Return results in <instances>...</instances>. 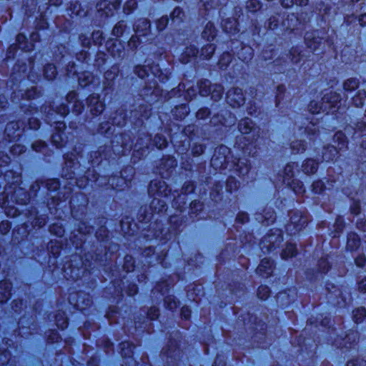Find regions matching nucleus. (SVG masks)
<instances>
[{"label":"nucleus","mask_w":366,"mask_h":366,"mask_svg":"<svg viewBox=\"0 0 366 366\" xmlns=\"http://www.w3.org/2000/svg\"><path fill=\"white\" fill-rule=\"evenodd\" d=\"M340 102V94L336 92H330L325 94L322 98L321 104L315 101H312L308 106L309 111L312 114H319L321 112L327 113H334L336 112V107L338 109V104Z\"/></svg>","instance_id":"obj_1"},{"label":"nucleus","mask_w":366,"mask_h":366,"mask_svg":"<svg viewBox=\"0 0 366 366\" xmlns=\"http://www.w3.org/2000/svg\"><path fill=\"white\" fill-rule=\"evenodd\" d=\"M307 217L298 210L290 212V222L286 226V230L290 234H295L307 224Z\"/></svg>","instance_id":"obj_2"},{"label":"nucleus","mask_w":366,"mask_h":366,"mask_svg":"<svg viewBox=\"0 0 366 366\" xmlns=\"http://www.w3.org/2000/svg\"><path fill=\"white\" fill-rule=\"evenodd\" d=\"M199 88V94L202 96L205 97L210 94L212 99L216 102L222 99L224 93V89L222 85H212L208 80L201 81Z\"/></svg>","instance_id":"obj_3"},{"label":"nucleus","mask_w":366,"mask_h":366,"mask_svg":"<svg viewBox=\"0 0 366 366\" xmlns=\"http://www.w3.org/2000/svg\"><path fill=\"white\" fill-rule=\"evenodd\" d=\"M150 22L146 19L138 20L135 25L134 29L137 34L132 36L129 39L128 44L132 49L137 48L139 44V36H144L150 29Z\"/></svg>","instance_id":"obj_4"},{"label":"nucleus","mask_w":366,"mask_h":366,"mask_svg":"<svg viewBox=\"0 0 366 366\" xmlns=\"http://www.w3.org/2000/svg\"><path fill=\"white\" fill-rule=\"evenodd\" d=\"M283 240L282 233L279 230H276L273 234H268L262 239L259 245L262 250L264 252H270L276 248V246L281 243Z\"/></svg>","instance_id":"obj_5"},{"label":"nucleus","mask_w":366,"mask_h":366,"mask_svg":"<svg viewBox=\"0 0 366 366\" xmlns=\"http://www.w3.org/2000/svg\"><path fill=\"white\" fill-rule=\"evenodd\" d=\"M227 102L232 107H238L244 103V97L239 88H232L227 94Z\"/></svg>","instance_id":"obj_6"},{"label":"nucleus","mask_w":366,"mask_h":366,"mask_svg":"<svg viewBox=\"0 0 366 366\" xmlns=\"http://www.w3.org/2000/svg\"><path fill=\"white\" fill-rule=\"evenodd\" d=\"M121 0L102 1L97 4L98 11H102L106 16H113L114 11L119 8Z\"/></svg>","instance_id":"obj_7"},{"label":"nucleus","mask_w":366,"mask_h":366,"mask_svg":"<svg viewBox=\"0 0 366 366\" xmlns=\"http://www.w3.org/2000/svg\"><path fill=\"white\" fill-rule=\"evenodd\" d=\"M86 102L88 104V107L89 108L90 112L94 116L99 115L104 109V104L102 102L99 100V95H90L87 98Z\"/></svg>","instance_id":"obj_8"},{"label":"nucleus","mask_w":366,"mask_h":366,"mask_svg":"<svg viewBox=\"0 0 366 366\" xmlns=\"http://www.w3.org/2000/svg\"><path fill=\"white\" fill-rule=\"evenodd\" d=\"M162 192L157 190V196L154 197L151 202L150 207L155 213H161L167 210L166 202L164 199L159 198L162 196Z\"/></svg>","instance_id":"obj_9"},{"label":"nucleus","mask_w":366,"mask_h":366,"mask_svg":"<svg viewBox=\"0 0 366 366\" xmlns=\"http://www.w3.org/2000/svg\"><path fill=\"white\" fill-rule=\"evenodd\" d=\"M273 271V262L267 258L263 259L257 268V272L262 277H269Z\"/></svg>","instance_id":"obj_10"},{"label":"nucleus","mask_w":366,"mask_h":366,"mask_svg":"<svg viewBox=\"0 0 366 366\" xmlns=\"http://www.w3.org/2000/svg\"><path fill=\"white\" fill-rule=\"evenodd\" d=\"M239 130L242 134L252 133V138L254 139L256 135L254 134L256 129L253 122L249 118L242 119L238 125Z\"/></svg>","instance_id":"obj_11"},{"label":"nucleus","mask_w":366,"mask_h":366,"mask_svg":"<svg viewBox=\"0 0 366 366\" xmlns=\"http://www.w3.org/2000/svg\"><path fill=\"white\" fill-rule=\"evenodd\" d=\"M234 169L239 176H244L248 174L250 169V164L248 159L245 158L238 159L234 163Z\"/></svg>","instance_id":"obj_12"},{"label":"nucleus","mask_w":366,"mask_h":366,"mask_svg":"<svg viewBox=\"0 0 366 366\" xmlns=\"http://www.w3.org/2000/svg\"><path fill=\"white\" fill-rule=\"evenodd\" d=\"M0 289L3 292L0 294V302H4L11 297V284L7 280L0 282Z\"/></svg>","instance_id":"obj_13"},{"label":"nucleus","mask_w":366,"mask_h":366,"mask_svg":"<svg viewBox=\"0 0 366 366\" xmlns=\"http://www.w3.org/2000/svg\"><path fill=\"white\" fill-rule=\"evenodd\" d=\"M107 46L109 52L113 57H120L122 53H123L122 46L120 43L116 41H108Z\"/></svg>","instance_id":"obj_14"},{"label":"nucleus","mask_w":366,"mask_h":366,"mask_svg":"<svg viewBox=\"0 0 366 366\" xmlns=\"http://www.w3.org/2000/svg\"><path fill=\"white\" fill-rule=\"evenodd\" d=\"M297 165L295 163H289L286 165L285 169H284V177L283 180L284 182L286 183L288 185H291V184L293 182V180L292 178L294 176V168Z\"/></svg>","instance_id":"obj_15"},{"label":"nucleus","mask_w":366,"mask_h":366,"mask_svg":"<svg viewBox=\"0 0 366 366\" xmlns=\"http://www.w3.org/2000/svg\"><path fill=\"white\" fill-rule=\"evenodd\" d=\"M19 127L18 122H11L7 124L5 128V133L9 137L14 139L20 135L19 133Z\"/></svg>","instance_id":"obj_16"},{"label":"nucleus","mask_w":366,"mask_h":366,"mask_svg":"<svg viewBox=\"0 0 366 366\" xmlns=\"http://www.w3.org/2000/svg\"><path fill=\"white\" fill-rule=\"evenodd\" d=\"M337 153V149L334 146L325 147L322 152V159L325 162L332 161Z\"/></svg>","instance_id":"obj_17"},{"label":"nucleus","mask_w":366,"mask_h":366,"mask_svg":"<svg viewBox=\"0 0 366 366\" xmlns=\"http://www.w3.org/2000/svg\"><path fill=\"white\" fill-rule=\"evenodd\" d=\"M222 27L228 34H234L238 31L237 20L234 19H227L224 20L222 21Z\"/></svg>","instance_id":"obj_18"},{"label":"nucleus","mask_w":366,"mask_h":366,"mask_svg":"<svg viewBox=\"0 0 366 366\" xmlns=\"http://www.w3.org/2000/svg\"><path fill=\"white\" fill-rule=\"evenodd\" d=\"M318 163L312 159H307L302 164V171L305 174H314L317 170Z\"/></svg>","instance_id":"obj_19"},{"label":"nucleus","mask_w":366,"mask_h":366,"mask_svg":"<svg viewBox=\"0 0 366 366\" xmlns=\"http://www.w3.org/2000/svg\"><path fill=\"white\" fill-rule=\"evenodd\" d=\"M198 53L197 49L194 46H189L185 49L181 57V61L186 64L189 61L191 57L196 56Z\"/></svg>","instance_id":"obj_20"},{"label":"nucleus","mask_w":366,"mask_h":366,"mask_svg":"<svg viewBox=\"0 0 366 366\" xmlns=\"http://www.w3.org/2000/svg\"><path fill=\"white\" fill-rule=\"evenodd\" d=\"M216 36V29L214 28V26L212 23L208 22L205 28L202 32V37L207 41H211L214 39V36Z\"/></svg>","instance_id":"obj_21"},{"label":"nucleus","mask_w":366,"mask_h":366,"mask_svg":"<svg viewBox=\"0 0 366 366\" xmlns=\"http://www.w3.org/2000/svg\"><path fill=\"white\" fill-rule=\"evenodd\" d=\"M360 240L357 234L350 233L347 237V247L350 250H355L359 247Z\"/></svg>","instance_id":"obj_22"},{"label":"nucleus","mask_w":366,"mask_h":366,"mask_svg":"<svg viewBox=\"0 0 366 366\" xmlns=\"http://www.w3.org/2000/svg\"><path fill=\"white\" fill-rule=\"evenodd\" d=\"M239 59L244 62H248L253 57V51L251 47H242L241 51L238 53Z\"/></svg>","instance_id":"obj_23"},{"label":"nucleus","mask_w":366,"mask_h":366,"mask_svg":"<svg viewBox=\"0 0 366 366\" xmlns=\"http://www.w3.org/2000/svg\"><path fill=\"white\" fill-rule=\"evenodd\" d=\"M359 86V81L355 78L347 79L343 83V89L345 92H352Z\"/></svg>","instance_id":"obj_24"},{"label":"nucleus","mask_w":366,"mask_h":366,"mask_svg":"<svg viewBox=\"0 0 366 366\" xmlns=\"http://www.w3.org/2000/svg\"><path fill=\"white\" fill-rule=\"evenodd\" d=\"M297 253V249L295 244L288 243L286 248L282 251L281 257L284 259H287L290 257H293Z\"/></svg>","instance_id":"obj_25"},{"label":"nucleus","mask_w":366,"mask_h":366,"mask_svg":"<svg viewBox=\"0 0 366 366\" xmlns=\"http://www.w3.org/2000/svg\"><path fill=\"white\" fill-rule=\"evenodd\" d=\"M93 76L90 72H84L78 77L79 84L81 86L84 87L93 82Z\"/></svg>","instance_id":"obj_26"},{"label":"nucleus","mask_w":366,"mask_h":366,"mask_svg":"<svg viewBox=\"0 0 366 366\" xmlns=\"http://www.w3.org/2000/svg\"><path fill=\"white\" fill-rule=\"evenodd\" d=\"M290 147L294 154L302 153L306 149V146L302 140L292 141Z\"/></svg>","instance_id":"obj_27"},{"label":"nucleus","mask_w":366,"mask_h":366,"mask_svg":"<svg viewBox=\"0 0 366 366\" xmlns=\"http://www.w3.org/2000/svg\"><path fill=\"white\" fill-rule=\"evenodd\" d=\"M215 51V46L212 44H209L202 47L201 50V56L203 59H209L212 57Z\"/></svg>","instance_id":"obj_28"},{"label":"nucleus","mask_w":366,"mask_h":366,"mask_svg":"<svg viewBox=\"0 0 366 366\" xmlns=\"http://www.w3.org/2000/svg\"><path fill=\"white\" fill-rule=\"evenodd\" d=\"M52 116H53V113H49V115H48L49 123L51 124V125L53 124H54L55 129L58 131V132L62 133V131L66 128L65 124L61 120L55 119L54 118H53Z\"/></svg>","instance_id":"obj_29"},{"label":"nucleus","mask_w":366,"mask_h":366,"mask_svg":"<svg viewBox=\"0 0 366 366\" xmlns=\"http://www.w3.org/2000/svg\"><path fill=\"white\" fill-rule=\"evenodd\" d=\"M366 317V309L363 307L357 308L353 311V320L356 323L361 322Z\"/></svg>","instance_id":"obj_30"},{"label":"nucleus","mask_w":366,"mask_h":366,"mask_svg":"<svg viewBox=\"0 0 366 366\" xmlns=\"http://www.w3.org/2000/svg\"><path fill=\"white\" fill-rule=\"evenodd\" d=\"M184 17V13L179 7H176L171 14L173 23L179 24L183 21Z\"/></svg>","instance_id":"obj_31"},{"label":"nucleus","mask_w":366,"mask_h":366,"mask_svg":"<svg viewBox=\"0 0 366 366\" xmlns=\"http://www.w3.org/2000/svg\"><path fill=\"white\" fill-rule=\"evenodd\" d=\"M44 73L46 79L49 80L54 79L56 75V66L54 64H47L44 67Z\"/></svg>","instance_id":"obj_32"},{"label":"nucleus","mask_w":366,"mask_h":366,"mask_svg":"<svg viewBox=\"0 0 366 366\" xmlns=\"http://www.w3.org/2000/svg\"><path fill=\"white\" fill-rule=\"evenodd\" d=\"M26 36L22 34H19L16 36V41L19 44V48L22 50H25V51H28L31 49L32 46L31 45L29 46L26 43Z\"/></svg>","instance_id":"obj_33"},{"label":"nucleus","mask_w":366,"mask_h":366,"mask_svg":"<svg viewBox=\"0 0 366 366\" xmlns=\"http://www.w3.org/2000/svg\"><path fill=\"white\" fill-rule=\"evenodd\" d=\"M56 326L61 330L67 327L68 320L64 313H59L56 315Z\"/></svg>","instance_id":"obj_34"},{"label":"nucleus","mask_w":366,"mask_h":366,"mask_svg":"<svg viewBox=\"0 0 366 366\" xmlns=\"http://www.w3.org/2000/svg\"><path fill=\"white\" fill-rule=\"evenodd\" d=\"M118 69L117 67H112L111 69L107 71L104 74V78L107 81L106 83L107 86H109L111 82L117 76Z\"/></svg>","instance_id":"obj_35"},{"label":"nucleus","mask_w":366,"mask_h":366,"mask_svg":"<svg viewBox=\"0 0 366 366\" xmlns=\"http://www.w3.org/2000/svg\"><path fill=\"white\" fill-rule=\"evenodd\" d=\"M51 142L56 148H60L64 145L62 133L56 132L52 134Z\"/></svg>","instance_id":"obj_36"},{"label":"nucleus","mask_w":366,"mask_h":366,"mask_svg":"<svg viewBox=\"0 0 366 366\" xmlns=\"http://www.w3.org/2000/svg\"><path fill=\"white\" fill-rule=\"evenodd\" d=\"M334 139L338 142L339 149H342L347 145L346 137L342 132H337L334 136Z\"/></svg>","instance_id":"obj_37"},{"label":"nucleus","mask_w":366,"mask_h":366,"mask_svg":"<svg viewBox=\"0 0 366 366\" xmlns=\"http://www.w3.org/2000/svg\"><path fill=\"white\" fill-rule=\"evenodd\" d=\"M153 142H154V145L158 149H160L166 147L167 145V141L166 138L164 137H163L162 135H159V134H157L154 137V138L153 139Z\"/></svg>","instance_id":"obj_38"},{"label":"nucleus","mask_w":366,"mask_h":366,"mask_svg":"<svg viewBox=\"0 0 366 366\" xmlns=\"http://www.w3.org/2000/svg\"><path fill=\"white\" fill-rule=\"evenodd\" d=\"M232 61V55L228 53H223L221 58L219 60L218 64L220 68H226Z\"/></svg>","instance_id":"obj_39"},{"label":"nucleus","mask_w":366,"mask_h":366,"mask_svg":"<svg viewBox=\"0 0 366 366\" xmlns=\"http://www.w3.org/2000/svg\"><path fill=\"white\" fill-rule=\"evenodd\" d=\"M261 8V4L258 0H249L246 4V9L249 12H255Z\"/></svg>","instance_id":"obj_40"},{"label":"nucleus","mask_w":366,"mask_h":366,"mask_svg":"<svg viewBox=\"0 0 366 366\" xmlns=\"http://www.w3.org/2000/svg\"><path fill=\"white\" fill-rule=\"evenodd\" d=\"M269 288L265 285H261L257 290V296L261 300H266L269 296Z\"/></svg>","instance_id":"obj_41"},{"label":"nucleus","mask_w":366,"mask_h":366,"mask_svg":"<svg viewBox=\"0 0 366 366\" xmlns=\"http://www.w3.org/2000/svg\"><path fill=\"white\" fill-rule=\"evenodd\" d=\"M121 349H122V356H131L133 353L132 352V345L128 342H122L121 345Z\"/></svg>","instance_id":"obj_42"},{"label":"nucleus","mask_w":366,"mask_h":366,"mask_svg":"<svg viewBox=\"0 0 366 366\" xmlns=\"http://www.w3.org/2000/svg\"><path fill=\"white\" fill-rule=\"evenodd\" d=\"M49 231L51 234H54L57 237H62L64 234V229L61 225L58 224H52L49 228Z\"/></svg>","instance_id":"obj_43"},{"label":"nucleus","mask_w":366,"mask_h":366,"mask_svg":"<svg viewBox=\"0 0 366 366\" xmlns=\"http://www.w3.org/2000/svg\"><path fill=\"white\" fill-rule=\"evenodd\" d=\"M291 61L294 63H298L300 61L302 55L298 48H292L290 51Z\"/></svg>","instance_id":"obj_44"},{"label":"nucleus","mask_w":366,"mask_h":366,"mask_svg":"<svg viewBox=\"0 0 366 366\" xmlns=\"http://www.w3.org/2000/svg\"><path fill=\"white\" fill-rule=\"evenodd\" d=\"M149 71L155 77L158 78L160 81H164V79H167V76H162V71L158 65L151 66Z\"/></svg>","instance_id":"obj_45"},{"label":"nucleus","mask_w":366,"mask_h":366,"mask_svg":"<svg viewBox=\"0 0 366 366\" xmlns=\"http://www.w3.org/2000/svg\"><path fill=\"white\" fill-rule=\"evenodd\" d=\"M124 269L129 272L133 271L134 269V259L132 256L127 255L124 257Z\"/></svg>","instance_id":"obj_46"},{"label":"nucleus","mask_w":366,"mask_h":366,"mask_svg":"<svg viewBox=\"0 0 366 366\" xmlns=\"http://www.w3.org/2000/svg\"><path fill=\"white\" fill-rule=\"evenodd\" d=\"M134 72L141 79L149 76L148 70L144 66H137L134 69Z\"/></svg>","instance_id":"obj_47"},{"label":"nucleus","mask_w":366,"mask_h":366,"mask_svg":"<svg viewBox=\"0 0 366 366\" xmlns=\"http://www.w3.org/2000/svg\"><path fill=\"white\" fill-rule=\"evenodd\" d=\"M239 182L234 178L229 177L227 181V189L232 192L238 188Z\"/></svg>","instance_id":"obj_48"},{"label":"nucleus","mask_w":366,"mask_h":366,"mask_svg":"<svg viewBox=\"0 0 366 366\" xmlns=\"http://www.w3.org/2000/svg\"><path fill=\"white\" fill-rule=\"evenodd\" d=\"M137 6L135 0H129L124 6V12L127 14L131 13Z\"/></svg>","instance_id":"obj_49"},{"label":"nucleus","mask_w":366,"mask_h":366,"mask_svg":"<svg viewBox=\"0 0 366 366\" xmlns=\"http://www.w3.org/2000/svg\"><path fill=\"white\" fill-rule=\"evenodd\" d=\"M92 36V39L95 44H102L103 39H104L102 31H101L99 30L94 31H93Z\"/></svg>","instance_id":"obj_50"},{"label":"nucleus","mask_w":366,"mask_h":366,"mask_svg":"<svg viewBox=\"0 0 366 366\" xmlns=\"http://www.w3.org/2000/svg\"><path fill=\"white\" fill-rule=\"evenodd\" d=\"M124 24L123 22H119L115 25L112 30V33L114 36H121L124 31Z\"/></svg>","instance_id":"obj_51"},{"label":"nucleus","mask_w":366,"mask_h":366,"mask_svg":"<svg viewBox=\"0 0 366 366\" xmlns=\"http://www.w3.org/2000/svg\"><path fill=\"white\" fill-rule=\"evenodd\" d=\"M169 22L167 16H162L157 21V28L159 31H162L167 26Z\"/></svg>","instance_id":"obj_52"},{"label":"nucleus","mask_w":366,"mask_h":366,"mask_svg":"<svg viewBox=\"0 0 366 366\" xmlns=\"http://www.w3.org/2000/svg\"><path fill=\"white\" fill-rule=\"evenodd\" d=\"M51 113H56L59 114L60 118H64L69 113V109L66 105L61 104L59 107L57 108L56 111L52 112Z\"/></svg>","instance_id":"obj_53"},{"label":"nucleus","mask_w":366,"mask_h":366,"mask_svg":"<svg viewBox=\"0 0 366 366\" xmlns=\"http://www.w3.org/2000/svg\"><path fill=\"white\" fill-rule=\"evenodd\" d=\"M362 95H365V92H359L357 95L353 97V104L356 107H361L363 106L364 102L362 100Z\"/></svg>","instance_id":"obj_54"},{"label":"nucleus","mask_w":366,"mask_h":366,"mask_svg":"<svg viewBox=\"0 0 366 366\" xmlns=\"http://www.w3.org/2000/svg\"><path fill=\"white\" fill-rule=\"evenodd\" d=\"M25 152V147L21 144H14L11 148V152L14 155H19Z\"/></svg>","instance_id":"obj_55"},{"label":"nucleus","mask_w":366,"mask_h":366,"mask_svg":"<svg viewBox=\"0 0 366 366\" xmlns=\"http://www.w3.org/2000/svg\"><path fill=\"white\" fill-rule=\"evenodd\" d=\"M205 147L202 144H194L192 147V152L194 156H199L204 152Z\"/></svg>","instance_id":"obj_56"},{"label":"nucleus","mask_w":366,"mask_h":366,"mask_svg":"<svg viewBox=\"0 0 366 366\" xmlns=\"http://www.w3.org/2000/svg\"><path fill=\"white\" fill-rule=\"evenodd\" d=\"M158 184H159V188H162L165 186L164 182H159L158 183L152 182L149 187V189H148L149 194L150 195H153V196L155 195V193H154L153 192H154V189L158 187Z\"/></svg>","instance_id":"obj_57"},{"label":"nucleus","mask_w":366,"mask_h":366,"mask_svg":"<svg viewBox=\"0 0 366 366\" xmlns=\"http://www.w3.org/2000/svg\"><path fill=\"white\" fill-rule=\"evenodd\" d=\"M318 266L320 270L323 273L327 272L330 268L329 263L326 259H321L319 261Z\"/></svg>","instance_id":"obj_58"},{"label":"nucleus","mask_w":366,"mask_h":366,"mask_svg":"<svg viewBox=\"0 0 366 366\" xmlns=\"http://www.w3.org/2000/svg\"><path fill=\"white\" fill-rule=\"evenodd\" d=\"M312 187V190L315 193L322 192L325 187L324 184L322 181H316V182H313Z\"/></svg>","instance_id":"obj_59"},{"label":"nucleus","mask_w":366,"mask_h":366,"mask_svg":"<svg viewBox=\"0 0 366 366\" xmlns=\"http://www.w3.org/2000/svg\"><path fill=\"white\" fill-rule=\"evenodd\" d=\"M280 21V16H272L269 19L268 28L270 29H274L277 27Z\"/></svg>","instance_id":"obj_60"},{"label":"nucleus","mask_w":366,"mask_h":366,"mask_svg":"<svg viewBox=\"0 0 366 366\" xmlns=\"http://www.w3.org/2000/svg\"><path fill=\"white\" fill-rule=\"evenodd\" d=\"M164 302L167 305V307L170 310H173L177 307V302L172 297H167L164 300Z\"/></svg>","instance_id":"obj_61"},{"label":"nucleus","mask_w":366,"mask_h":366,"mask_svg":"<svg viewBox=\"0 0 366 366\" xmlns=\"http://www.w3.org/2000/svg\"><path fill=\"white\" fill-rule=\"evenodd\" d=\"M60 184L57 179L49 180L46 183V187L49 190H56L59 188Z\"/></svg>","instance_id":"obj_62"},{"label":"nucleus","mask_w":366,"mask_h":366,"mask_svg":"<svg viewBox=\"0 0 366 366\" xmlns=\"http://www.w3.org/2000/svg\"><path fill=\"white\" fill-rule=\"evenodd\" d=\"M346 366H366V361L360 359L349 361Z\"/></svg>","instance_id":"obj_63"},{"label":"nucleus","mask_w":366,"mask_h":366,"mask_svg":"<svg viewBox=\"0 0 366 366\" xmlns=\"http://www.w3.org/2000/svg\"><path fill=\"white\" fill-rule=\"evenodd\" d=\"M357 289L360 292H366V277L357 282Z\"/></svg>","instance_id":"obj_64"}]
</instances>
